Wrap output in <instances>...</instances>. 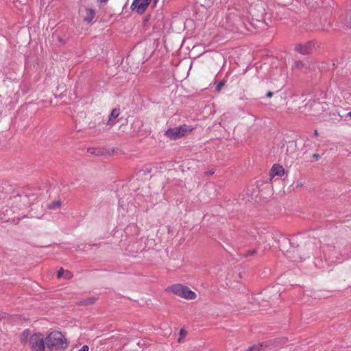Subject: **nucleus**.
<instances>
[{
	"label": "nucleus",
	"instance_id": "4be33fe9",
	"mask_svg": "<svg viewBox=\"0 0 351 351\" xmlns=\"http://www.w3.org/2000/svg\"><path fill=\"white\" fill-rule=\"evenodd\" d=\"M97 300V297H90L78 301L77 304L80 306H88L95 304Z\"/></svg>",
	"mask_w": 351,
	"mask_h": 351
},
{
	"label": "nucleus",
	"instance_id": "e433bc0d",
	"mask_svg": "<svg viewBox=\"0 0 351 351\" xmlns=\"http://www.w3.org/2000/svg\"><path fill=\"white\" fill-rule=\"evenodd\" d=\"M108 0H97L98 2H100V3H106L107 2Z\"/></svg>",
	"mask_w": 351,
	"mask_h": 351
},
{
	"label": "nucleus",
	"instance_id": "a211bd4d",
	"mask_svg": "<svg viewBox=\"0 0 351 351\" xmlns=\"http://www.w3.org/2000/svg\"><path fill=\"white\" fill-rule=\"evenodd\" d=\"M326 23H306V29L311 32H324Z\"/></svg>",
	"mask_w": 351,
	"mask_h": 351
},
{
	"label": "nucleus",
	"instance_id": "473e14b6",
	"mask_svg": "<svg viewBox=\"0 0 351 351\" xmlns=\"http://www.w3.org/2000/svg\"><path fill=\"white\" fill-rule=\"evenodd\" d=\"M313 158L315 160H318L319 158H320V155L318 154H314L313 155Z\"/></svg>",
	"mask_w": 351,
	"mask_h": 351
},
{
	"label": "nucleus",
	"instance_id": "a878e982",
	"mask_svg": "<svg viewBox=\"0 0 351 351\" xmlns=\"http://www.w3.org/2000/svg\"><path fill=\"white\" fill-rule=\"evenodd\" d=\"M87 152H88V153L93 154V155H96V156L101 155V152L95 148H89V149H88Z\"/></svg>",
	"mask_w": 351,
	"mask_h": 351
},
{
	"label": "nucleus",
	"instance_id": "f8f14e48",
	"mask_svg": "<svg viewBox=\"0 0 351 351\" xmlns=\"http://www.w3.org/2000/svg\"><path fill=\"white\" fill-rule=\"evenodd\" d=\"M278 247L282 252L291 253L292 252L289 239H288L285 237H281L278 240Z\"/></svg>",
	"mask_w": 351,
	"mask_h": 351
},
{
	"label": "nucleus",
	"instance_id": "9d476101",
	"mask_svg": "<svg viewBox=\"0 0 351 351\" xmlns=\"http://www.w3.org/2000/svg\"><path fill=\"white\" fill-rule=\"evenodd\" d=\"M289 339L286 337H277L263 341L264 348L269 349L281 348L284 344L288 342Z\"/></svg>",
	"mask_w": 351,
	"mask_h": 351
},
{
	"label": "nucleus",
	"instance_id": "9b49d317",
	"mask_svg": "<svg viewBox=\"0 0 351 351\" xmlns=\"http://www.w3.org/2000/svg\"><path fill=\"white\" fill-rule=\"evenodd\" d=\"M151 1L152 0H134L130 8L132 10H136L138 14H141L148 7Z\"/></svg>",
	"mask_w": 351,
	"mask_h": 351
},
{
	"label": "nucleus",
	"instance_id": "f704fd0d",
	"mask_svg": "<svg viewBox=\"0 0 351 351\" xmlns=\"http://www.w3.org/2000/svg\"><path fill=\"white\" fill-rule=\"evenodd\" d=\"M273 95H274V93H273V92H271V91H270V90H269V91H268V92L267 93V94H266V96H267V97H271Z\"/></svg>",
	"mask_w": 351,
	"mask_h": 351
},
{
	"label": "nucleus",
	"instance_id": "4468645a",
	"mask_svg": "<svg viewBox=\"0 0 351 351\" xmlns=\"http://www.w3.org/2000/svg\"><path fill=\"white\" fill-rule=\"evenodd\" d=\"M285 173V169L284 167L279 165V164H274L269 172V176L272 178H274L275 176H282Z\"/></svg>",
	"mask_w": 351,
	"mask_h": 351
},
{
	"label": "nucleus",
	"instance_id": "7ed1b4c3",
	"mask_svg": "<svg viewBox=\"0 0 351 351\" xmlns=\"http://www.w3.org/2000/svg\"><path fill=\"white\" fill-rule=\"evenodd\" d=\"M46 346L51 350L53 348L65 350L68 347V342L63 334L59 331L50 332L45 338Z\"/></svg>",
	"mask_w": 351,
	"mask_h": 351
},
{
	"label": "nucleus",
	"instance_id": "c9c22d12",
	"mask_svg": "<svg viewBox=\"0 0 351 351\" xmlns=\"http://www.w3.org/2000/svg\"><path fill=\"white\" fill-rule=\"evenodd\" d=\"M289 144L290 147H291V146L295 147L296 146L295 142H293V141H289Z\"/></svg>",
	"mask_w": 351,
	"mask_h": 351
},
{
	"label": "nucleus",
	"instance_id": "bb28decb",
	"mask_svg": "<svg viewBox=\"0 0 351 351\" xmlns=\"http://www.w3.org/2000/svg\"><path fill=\"white\" fill-rule=\"evenodd\" d=\"M225 81H221L219 82L217 85L216 86V90L217 92H220L221 88L224 86L225 85Z\"/></svg>",
	"mask_w": 351,
	"mask_h": 351
},
{
	"label": "nucleus",
	"instance_id": "6e6552de",
	"mask_svg": "<svg viewBox=\"0 0 351 351\" xmlns=\"http://www.w3.org/2000/svg\"><path fill=\"white\" fill-rule=\"evenodd\" d=\"M304 111L312 115H317L325 110L324 104L319 100L313 99L308 101L304 106Z\"/></svg>",
	"mask_w": 351,
	"mask_h": 351
},
{
	"label": "nucleus",
	"instance_id": "f03ea898",
	"mask_svg": "<svg viewBox=\"0 0 351 351\" xmlns=\"http://www.w3.org/2000/svg\"><path fill=\"white\" fill-rule=\"evenodd\" d=\"M159 44L160 42L158 40V38L148 37L137 45L136 51L141 54L142 62L147 61L152 57Z\"/></svg>",
	"mask_w": 351,
	"mask_h": 351
},
{
	"label": "nucleus",
	"instance_id": "c85d7f7f",
	"mask_svg": "<svg viewBox=\"0 0 351 351\" xmlns=\"http://www.w3.org/2000/svg\"><path fill=\"white\" fill-rule=\"evenodd\" d=\"M63 276V278H64L65 279H69L72 277V274L71 271L65 270Z\"/></svg>",
	"mask_w": 351,
	"mask_h": 351
},
{
	"label": "nucleus",
	"instance_id": "2eb2a0df",
	"mask_svg": "<svg viewBox=\"0 0 351 351\" xmlns=\"http://www.w3.org/2000/svg\"><path fill=\"white\" fill-rule=\"evenodd\" d=\"M120 111L121 110H120L119 108H115L112 110V111L109 115L108 121L106 123V124L108 125H110V127H112L115 124L116 119L119 116Z\"/></svg>",
	"mask_w": 351,
	"mask_h": 351
},
{
	"label": "nucleus",
	"instance_id": "7c9ffc66",
	"mask_svg": "<svg viewBox=\"0 0 351 351\" xmlns=\"http://www.w3.org/2000/svg\"><path fill=\"white\" fill-rule=\"evenodd\" d=\"M186 331L184 328H181L180 330V334L181 337H185L186 335Z\"/></svg>",
	"mask_w": 351,
	"mask_h": 351
},
{
	"label": "nucleus",
	"instance_id": "c03bdc74",
	"mask_svg": "<svg viewBox=\"0 0 351 351\" xmlns=\"http://www.w3.org/2000/svg\"><path fill=\"white\" fill-rule=\"evenodd\" d=\"M1 215H3V214H2V212H1V210H0V215H1Z\"/></svg>",
	"mask_w": 351,
	"mask_h": 351
},
{
	"label": "nucleus",
	"instance_id": "4c0bfd02",
	"mask_svg": "<svg viewBox=\"0 0 351 351\" xmlns=\"http://www.w3.org/2000/svg\"><path fill=\"white\" fill-rule=\"evenodd\" d=\"M314 135H315V136H317L319 135V134H318V132H317V130H315V132H314Z\"/></svg>",
	"mask_w": 351,
	"mask_h": 351
},
{
	"label": "nucleus",
	"instance_id": "39448f33",
	"mask_svg": "<svg viewBox=\"0 0 351 351\" xmlns=\"http://www.w3.org/2000/svg\"><path fill=\"white\" fill-rule=\"evenodd\" d=\"M193 127L183 124L174 128H169L165 131V135L171 140H176L184 136L188 132H191Z\"/></svg>",
	"mask_w": 351,
	"mask_h": 351
},
{
	"label": "nucleus",
	"instance_id": "cd10ccee",
	"mask_svg": "<svg viewBox=\"0 0 351 351\" xmlns=\"http://www.w3.org/2000/svg\"><path fill=\"white\" fill-rule=\"evenodd\" d=\"M256 254H257V250H247L245 252L244 256H254Z\"/></svg>",
	"mask_w": 351,
	"mask_h": 351
},
{
	"label": "nucleus",
	"instance_id": "ea45409f",
	"mask_svg": "<svg viewBox=\"0 0 351 351\" xmlns=\"http://www.w3.org/2000/svg\"><path fill=\"white\" fill-rule=\"evenodd\" d=\"M251 239H252L253 241L256 240V237L252 236Z\"/></svg>",
	"mask_w": 351,
	"mask_h": 351
},
{
	"label": "nucleus",
	"instance_id": "f257e3e1",
	"mask_svg": "<svg viewBox=\"0 0 351 351\" xmlns=\"http://www.w3.org/2000/svg\"><path fill=\"white\" fill-rule=\"evenodd\" d=\"M9 195L6 204L1 208V212L4 216H9L10 212L17 213L26 209L38 199V195L32 193L29 189H13L12 188Z\"/></svg>",
	"mask_w": 351,
	"mask_h": 351
},
{
	"label": "nucleus",
	"instance_id": "37998d69",
	"mask_svg": "<svg viewBox=\"0 0 351 351\" xmlns=\"http://www.w3.org/2000/svg\"><path fill=\"white\" fill-rule=\"evenodd\" d=\"M348 115L351 118V111L348 113Z\"/></svg>",
	"mask_w": 351,
	"mask_h": 351
},
{
	"label": "nucleus",
	"instance_id": "6ab92c4d",
	"mask_svg": "<svg viewBox=\"0 0 351 351\" xmlns=\"http://www.w3.org/2000/svg\"><path fill=\"white\" fill-rule=\"evenodd\" d=\"M262 24L264 25L263 27H259L256 23H254V25H252V26H249V34L261 33L263 29L267 27L268 23Z\"/></svg>",
	"mask_w": 351,
	"mask_h": 351
},
{
	"label": "nucleus",
	"instance_id": "72a5a7b5",
	"mask_svg": "<svg viewBox=\"0 0 351 351\" xmlns=\"http://www.w3.org/2000/svg\"><path fill=\"white\" fill-rule=\"evenodd\" d=\"M346 19L351 21V10L347 13Z\"/></svg>",
	"mask_w": 351,
	"mask_h": 351
},
{
	"label": "nucleus",
	"instance_id": "f3484780",
	"mask_svg": "<svg viewBox=\"0 0 351 351\" xmlns=\"http://www.w3.org/2000/svg\"><path fill=\"white\" fill-rule=\"evenodd\" d=\"M221 29H223L226 34H238L237 23H223Z\"/></svg>",
	"mask_w": 351,
	"mask_h": 351
},
{
	"label": "nucleus",
	"instance_id": "2f4dec72",
	"mask_svg": "<svg viewBox=\"0 0 351 351\" xmlns=\"http://www.w3.org/2000/svg\"><path fill=\"white\" fill-rule=\"evenodd\" d=\"M88 346L86 345L83 346L78 351H88Z\"/></svg>",
	"mask_w": 351,
	"mask_h": 351
},
{
	"label": "nucleus",
	"instance_id": "dca6fc26",
	"mask_svg": "<svg viewBox=\"0 0 351 351\" xmlns=\"http://www.w3.org/2000/svg\"><path fill=\"white\" fill-rule=\"evenodd\" d=\"M294 69H297L302 73H306L310 67V64L308 61L302 62L301 60H297L294 62Z\"/></svg>",
	"mask_w": 351,
	"mask_h": 351
},
{
	"label": "nucleus",
	"instance_id": "393cba45",
	"mask_svg": "<svg viewBox=\"0 0 351 351\" xmlns=\"http://www.w3.org/2000/svg\"><path fill=\"white\" fill-rule=\"evenodd\" d=\"M61 204L62 202L60 201L53 202L48 205V208L54 210L60 207Z\"/></svg>",
	"mask_w": 351,
	"mask_h": 351
},
{
	"label": "nucleus",
	"instance_id": "ddd939ff",
	"mask_svg": "<svg viewBox=\"0 0 351 351\" xmlns=\"http://www.w3.org/2000/svg\"><path fill=\"white\" fill-rule=\"evenodd\" d=\"M12 186L5 182L0 184V200L5 199L11 193Z\"/></svg>",
	"mask_w": 351,
	"mask_h": 351
},
{
	"label": "nucleus",
	"instance_id": "58836bf2",
	"mask_svg": "<svg viewBox=\"0 0 351 351\" xmlns=\"http://www.w3.org/2000/svg\"><path fill=\"white\" fill-rule=\"evenodd\" d=\"M130 58H131V55H130L129 56L127 57L126 60L129 61L130 60Z\"/></svg>",
	"mask_w": 351,
	"mask_h": 351
},
{
	"label": "nucleus",
	"instance_id": "b1692460",
	"mask_svg": "<svg viewBox=\"0 0 351 351\" xmlns=\"http://www.w3.org/2000/svg\"><path fill=\"white\" fill-rule=\"evenodd\" d=\"M84 12L87 15L84 19L85 22H90L94 18L95 12L91 9H86Z\"/></svg>",
	"mask_w": 351,
	"mask_h": 351
},
{
	"label": "nucleus",
	"instance_id": "20e7f679",
	"mask_svg": "<svg viewBox=\"0 0 351 351\" xmlns=\"http://www.w3.org/2000/svg\"><path fill=\"white\" fill-rule=\"evenodd\" d=\"M289 241L292 252L293 253H296L300 258H302V256H304L308 254L306 252L308 250V249H306V243L304 241L301 234H299L293 236L291 239H289Z\"/></svg>",
	"mask_w": 351,
	"mask_h": 351
},
{
	"label": "nucleus",
	"instance_id": "423d86ee",
	"mask_svg": "<svg viewBox=\"0 0 351 351\" xmlns=\"http://www.w3.org/2000/svg\"><path fill=\"white\" fill-rule=\"evenodd\" d=\"M170 291L175 295L186 300H194L197 297V294L191 291L187 286L181 284H175L169 288Z\"/></svg>",
	"mask_w": 351,
	"mask_h": 351
},
{
	"label": "nucleus",
	"instance_id": "a19ab883",
	"mask_svg": "<svg viewBox=\"0 0 351 351\" xmlns=\"http://www.w3.org/2000/svg\"><path fill=\"white\" fill-rule=\"evenodd\" d=\"M183 28H184V29L186 28V23H183Z\"/></svg>",
	"mask_w": 351,
	"mask_h": 351
},
{
	"label": "nucleus",
	"instance_id": "0eeeda50",
	"mask_svg": "<svg viewBox=\"0 0 351 351\" xmlns=\"http://www.w3.org/2000/svg\"><path fill=\"white\" fill-rule=\"evenodd\" d=\"M32 351H45V339L44 335L40 332L34 333L29 337V341Z\"/></svg>",
	"mask_w": 351,
	"mask_h": 351
},
{
	"label": "nucleus",
	"instance_id": "1a4fd4ad",
	"mask_svg": "<svg viewBox=\"0 0 351 351\" xmlns=\"http://www.w3.org/2000/svg\"><path fill=\"white\" fill-rule=\"evenodd\" d=\"M317 44V43L313 40L305 43H298L295 46V51L304 56L309 55L312 53Z\"/></svg>",
	"mask_w": 351,
	"mask_h": 351
},
{
	"label": "nucleus",
	"instance_id": "aec40b11",
	"mask_svg": "<svg viewBox=\"0 0 351 351\" xmlns=\"http://www.w3.org/2000/svg\"><path fill=\"white\" fill-rule=\"evenodd\" d=\"M254 23H237L238 34H249V26H252Z\"/></svg>",
	"mask_w": 351,
	"mask_h": 351
},
{
	"label": "nucleus",
	"instance_id": "79ce46f5",
	"mask_svg": "<svg viewBox=\"0 0 351 351\" xmlns=\"http://www.w3.org/2000/svg\"><path fill=\"white\" fill-rule=\"evenodd\" d=\"M58 40H59L60 42H62V39L60 36H58Z\"/></svg>",
	"mask_w": 351,
	"mask_h": 351
},
{
	"label": "nucleus",
	"instance_id": "412c9836",
	"mask_svg": "<svg viewBox=\"0 0 351 351\" xmlns=\"http://www.w3.org/2000/svg\"><path fill=\"white\" fill-rule=\"evenodd\" d=\"M164 27V23H154L152 27L153 33L152 35L149 37H156L158 38V40L161 35L160 30Z\"/></svg>",
	"mask_w": 351,
	"mask_h": 351
},
{
	"label": "nucleus",
	"instance_id": "5701e85b",
	"mask_svg": "<svg viewBox=\"0 0 351 351\" xmlns=\"http://www.w3.org/2000/svg\"><path fill=\"white\" fill-rule=\"evenodd\" d=\"M338 29V23H326L324 32H331Z\"/></svg>",
	"mask_w": 351,
	"mask_h": 351
},
{
	"label": "nucleus",
	"instance_id": "c756f323",
	"mask_svg": "<svg viewBox=\"0 0 351 351\" xmlns=\"http://www.w3.org/2000/svg\"><path fill=\"white\" fill-rule=\"evenodd\" d=\"M64 270L61 268L58 271V278H61V277H63L64 276Z\"/></svg>",
	"mask_w": 351,
	"mask_h": 351
}]
</instances>
